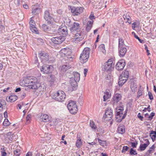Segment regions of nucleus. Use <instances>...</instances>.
Masks as SVG:
<instances>
[{"instance_id": "nucleus-1", "label": "nucleus", "mask_w": 156, "mask_h": 156, "mask_svg": "<svg viewBox=\"0 0 156 156\" xmlns=\"http://www.w3.org/2000/svg\"><path fill=\"white\" fill-rule=\"evenodd\" d=\"M24 83L25 86L30 89H36L40 86L37 78L34 76L26 77L24 79Z\"/></svg>"}, {"instance_id": "nucleus-2", "label": "nucleus", "mask_w": 156, "mask_h": 156, "mask_svg": "<svg viewBox=\"0 0 156 156\" xmlns=\"http://www.w3.org/2000/svg\"><path fill=\"white\" fill-rule=\"evenodd\" d=\"M116 120L117 122H120L126 115V113L123 114L124 108L122 102H119L116 108Z\"/></svg>"}, {"instance_id": "nucleus-3", "label": "nucleus", "mask_w": 156, "mask_h": 156, "mask_svg": "<svg viewBox=\"0 0 156 156\" xmlns=\"http://www.w3.org/2000/svg\"><path fill=\"white\" fill-rule=\"evenodd\" d=\"M61 57L63 58L66 60L72 61L73 57L71 55V50L69 48H65L61 49L59 52Z\"/></svg>"}, {"instance_id": "nucleus-4", "label": "nucleus", "mask_w": 156, "mask_h": 156, "mask_svg": "<svg viewBox=\"0 0 156 156\" xmlns=\"http://www.w3.org/2000/svg\"><path fill=\"white\" fill-rule=\"evenodd\" d=\"M66 96L65 92L62 90H58L55 92L51 95L53 99L59 102L64 101L66 98Z\"/></svg>"}, {"instance_id": "nucleus-5", "label": "nucleus", "mask_w": 156, "mask_h": 156, "mask_svg": "<svg viewBox=\"0 0 156 156\" xmlns=\"http://www.w3.org/2000/svg\"><path fill=\"white\" fill-rule=\"evenodd\" d=\"M90 49L88 47L85 48L80 54V59L82 63L87 62L89 57Z\"/></svg>"}, {"instance_id": "nucleus-6", "label": "nucleus", "mask_w": 156, "mask_h": 156, "mask_svg": "<svg viewBox=\"0 0 156 156\" xmlns=\"http://www.w3.org/2000/svg\"><path fill=\"white\" fill-rule=\"evenodd\" d=\"M68 108L72 114H76L78 111V107L76 102L72 100H70L67 105Z\"/></svg>"}, {"instance_id": "nucleus-7", "label": "nucleus", "mask_w": 156, "mask_h": 156, "mask_svg": "<svg viewBox=\"0 0 156 156\" xmlns=\"http://www.w3.org/2000/svg\"><path fill=\"white\" fill-rule=\"evenodd\" d=\"M71 12L74 16H78L83 12L84 8L81 7L70 6Z\"/></svg>"}, {"instance_id": "nucleus-8", "label": "nucleus", "mask_w": 156, "mask_h": 156, "mask_svg": "<svg viewBox=\"0 0 156 156\" xmlns=\"http://www.w3.org/2000/svg\"><path fill=\"white\" fill-rule=\"evenodd\" d=\"M113 59L112 58L109 59L103 66L102 69L103 71H110L112 68V64L113 62Z\"/></svg>"}, {"instance_id": "nucleus-9", "label": "nucleus", "mask_w": 156, "mask_h": 156, "mask_svg": "<svg viewBox=\"0 0 156 156\" xmlns=\"http://www.w3.org/2000/svg\"><path fill=\"white\" fill-rule=\"evenodd\" d=\"M69 30L71 33H74L75 32H78V31L80 29V24L77 22H74L70 26H69Z\"/></svg>"}, {"instance_id": "nucleus-10", "label": "nucleus", "mask_w": 156, "mask_h": 156, "mask_svg": "<svg viewBox=\"0 0 156 156\" xmlns=\"http://www.w3.org/2000/svg\"><path fill=\"white\" fill-rule=\"evenodd\" d=\"M84 38L83 34L80 32H76L74 37L72 41L75 43H78Z\"/></svg>"}, {"instance_id": "nucleus-11", "label": "nucleus", "mask_w": 156, "mask_h": 156, "mask_svg": "<svg viewBox=\"0 0 156 156\" xmlns=\"http://www.w3.org/2000/svg\"><path fill=\"white\" fill-rule=\"evenodd\" d=\"M53 66L51 65H43L40 69L41 72L44 73H50L53 70Z\"/></svg>"}, {"instance_id": "nucleus-12", "label": "nucleus", "mask_w": 156, "mask_h": 156, "mask_svg": "<svg viewBox=\"0 0 156 156\" xmlns=\"http://www.w3.org/2000/svg\"><path fill=\"white\" fill-rule=\"evenodd\" d=\"M122 96L119 93L115 94L113 96L112 99V101L114 105L117 106L119 103L118 102H119L122 99Z\"/></svg>"}, {"instance_id": "nucleus-13", "label": "nucleus", "mask_w": 156, "mask_h": 156, "mask_svg": "<svg viewBox=\"0 0 156 156\" xmlns=\"http://www.w3.org/2000/svg\"><path fill=\"white\" fill-rule=\"evenodd\" d=\"M34 18V17H32L30 18L29 22L30 29L32 32L36 34H38V30L36 27L35 21L33 20Z\"/></svg>"}, {"instance_id": "nucleus-14", "label": "nucleus", "mask_w": 156, "mask_h": 156, "mask_svg": "<svg viewBox=\"0 0 156 156\" xmlns=\"http://www.w3.org/2000/svg\"><path fill=\"white\" fill-rule=\"evenodd\" d=\"M38 54L39 57L42 62L44 63L49 60V56L48 53L43 51L40 53Z\"/></svg>"}, {"instance_id": "nucleus-15", "label": "nucleus", "mask_w": 156, "mask_h": 156, "mask_svg": "<svg viewBox=\"0 0 156 156\" xmlns=\"http://www.w3.org/2000/svg\"><path fill=\"white\" fill-rule=\"evenodd\" d=\"M44 18L46 21H47L48 24L53 25L52 20L53 18L50 16V12L46 10L45 11Z\"/></svg>"}, {"instance_id": "nucleus-16", "label": "nucleus", "mask_w": 156, "mask_h": 156, "mask_svg": "<svg viewBox=\"0 0 156 156\" xmlns=\"http://www.w3.org/2000/svg\"><path fill=\"white\" fill-rule=\"evenodd\" d=\"M64 37L60 36L59 37H53L51 39V40L53 43L56 44L61 43L64 41Z\"/></svg>"}, {"instance_id": "nucleus-17", "label": "nucleus", "mask_w": 156, "mask_h": 156, "mask_svg": "<svg viewBox=\"0 0 156 156\" xmlns=\"http://www.w3.org/2000/svg\"><path fill=\"white\" fill-rule=\"evenodd\" d=\"M58 30L59 33L63 37L66 36L68 34L67 27L65 25L60 26Z\"/></svg>"}, {"instance_id": "nucleus-18", "label": "nucleus", "mask_w": 156, "mask_h": 156, "mask_svg": "<svg viewBox=\"0 0 156 156\" xmlns=\"http://www.w3.org/2000/svg\"><path fill=\"white\" fill-rule=\"evenodd\" d=\"M125 66V63L124 61L122 59L120 60L116 64V69L118 70H122Z\"/></svg>"}, {"instance_id": "nucleus-19", "label": "nucleus", "mask_w": 156, "mask_h": 156, "mask_svg": "<svg viewBox=\"0 0 156 156\" xmlns=\"http://www.w3.org/2000/svg\"><path fill=\"white\" fill-rule=\"evenodd\" d=\"M77 81L73 80V78H71L70 81V84L72 87V89H69V91H72L76 89L77 86Z\"/></svg>"}, {"instance_id": "nucleus-20", "label": "nucleus", "mask_w": 156, "mask_h": 156, "mask_svg": "<svg viewBox=\"0 0 156 156\" xmlns=\"http://www.w3.org/2000/svg\"><path fill=\"white\" fill-rule=\"evenodd\" d=\"M104 95L103 96V101H105L108 99L110 98L111 96V94L109 90H106L104 92Z\"/></svg>"}, {"instance_id": "nucleus-21", "label": "nucleus", "mask_w": 156, "mask_h": 156, "mask_svg": "<svg viewBox=\"0 0 156 156\" xmlns=\"http://www.w3.org/2000/svg\"><path fill=\"white\" fill-rule=\"evenodd\" d=\"M17 99V97L14 94H11L10 96L6 98V100L8 102H13Z\"/></svg>"}, {"instance_id": "nucleus-22", "label": "nucleus", "mask_w": 156, "mask_h": 156, "mask_svg": "<svg viewBox=\"0 0 156 156\" xmlns=\"http://www.w3.org/2000/svg\"><path fill=\"white\" fill-rule=\"evenodd\" d=\"M119 56L120 57H123L126 52L127 49L125 47L119 48Z\"/></svg>"}, {"instance_id": "nucleus-23", "label": "nucleus", "mask_w": 156, "mask_h": 156, "mask_svg": "<svg viewBox=\"0 0 156 156\" xmlns=\"http://www.w3.org/2000/svg\"><path fill=\"white\" fill-rule=\"evenodd\" d=\"M146 142L144 144H141L140 146V148L141 151H144L150 144L149 140L147 139L144 140Z\"/></svg>"}, {"instance_id": "nucleus-24", "label": "nucleus", "mask_w": 156, "mask_h": 156, "mask_svg": "<svg viewBox=\"0 0 156 156\" xmlns=\"http://www.w3.org/2000/svg\"><path fill=\"white\" fill-rule=\"evenodd\" d=\"M128 78L125 76H122L121 75L119 77V84L120 86H122L126 81Z\"/></svg>"}, {"instance_id": "nucleus-25", "label": "nucleus", "mask_w": 156, "mask_h": 156, "mask_svg": "<svg viewBox=\"0 0 156 156\" xmlns=\"http://www.w3.org/2000/svg\"><path fill=\"white\" fill-rule=\"evenodd\" d=\"M40 118L41 121L44 122H47L49 121V116L46 114H42Z\"/></svg>"}, {"instance_id": "nucleus-26", "label": "nucleus", "mask_w": 156, "mask_h": 156, "mask_svg": "<svg viewBox=\"0 0 156 156\" xmlns=\"http://www.w3.org/2000/svg\"><path fill=\"white\" fill-rule=\"evenodd\" d=\"M6 136V140H8V142H10L13 140L14 135L12 134V133H8L7 134Z\"/></svg>"}, {"instance_id": "nucleus-27", "label": "nucleus", "mask_w": 156, "mask_h": 156, "mask_svg": "<svg viewBox=\"0 0 156 156\" xmlns=\"http://www.w3.org/2000/svg\"><path fill=\"white\" fill-rule=\"evenodd\" d=\"M55 81V75H51L50 78L49 79V83L50 86H52L53 84Z\"/></svg>"}, {"instance_id": "nucleus-28", "label": "nucleus", "mask_w": 156, "mask_h": 156, "mask_svg": "<svg viewBox=\"0 0 156 156\" xmlns=\"http://www.w3.org/2000/svg\"><path fill=\"white\" fill-rule=\"evenodd\" d=\"M73 75L74 76L73 80L79 82L80 79V74L77 72H73Z\"/></svg>"}, {"instance_id": "nucleus-29", "label": "nucleus", "mask_w": 156, "mask_h": 156, "mask_svg": "<svg viewBox=\"0 0 156 156\" xmlns=\"http://www.w3.org/2000/svg\"><path fill=\"white\" fill-rule=\"evenodd\" d=\"M93 21H89L87 24L86 30L87 31H89L91 29L93 24Z\"/></svg>"}, {"instance_id": "nucleus-30", "label": "nucleus", "mask_w": 156, "mask_h": 156, "mask_svg": "<svg viewBox=\"0 0 156 156\" xmlns=\"http://www.w3.org/2000/svg\"><path fill=\"white\" fill-rule=\"evenodd\" d=\"M131 82L130 88L132 91L133 92L136 90L137 85L134 81H132Z\"/></svg>"}, {"instance_id": "nucleus-31", "label": "nucleus", "mask_w": 156, "mask_h": 156, "mask_svg": "<svg viewBox=\"0 0 156 156\" xmlns=\"http://www.w3.org/2000/svg\"><path fill=\"white\" fill-rule=\"evenodd\" d=\"M71 67V66L69 65H63L61 67V70L63 72H65Z\"/></svg>"}, {"instance_id": "nucleus-32", "label": "nucleus", "mask_w": 156, "mask_h": 156, "mask_svg": "<svg viewBox=\"0 0 156 156\" xmlns=\"http://www.w3.org/2000/svg\"><path fill=\"white\" fill-rule=\"evenodd\" d=\"M125 47V44L124 41L121 38H119V46L118 48H122Z\"/></svg>"}, {"instance_id": "nucleus-33", "label": "nucleus", "mask_w": 156, "mask_h": 156, "mask_svg": "<svg viewBox=\"0 0 156 156\" xmlns=\"http://www.w3.org/2000/svg\"><path fill=\"white\" fill-rule=\"evenodd\" d=\"M112 116L113 111L111 108H107L105 112V115Z\"/></svg>"}, {"instance_id": "nucleus-34", "label": "nucleus", "mask_w": 156, "mask_h": 156, "mask_svg": "<svg viewBox=\"0 0 156 156\" xmlns=\"http://www.w3.org/2000/svg\"><path fill=\"white\" fill-rule=\"evenodd\" d=\"M119 133L120 134H123L125 132V127L124 126H121L118 129Z\"/></svg>"}, {"instance_id": "nucleus-35", "label": "nucleus", "mask_w": 156, "mask_h": 156, "mask_svg": "<svg viewBox=\"0 0 156 156\" xmlns=\"http://www.w3.org/2000/svg\"><path fill=\"white\" fill-rule=\"evenodd\" d=\"M123 17L124 20L126 21V22H128L129 24L131 23V17L127 15H123Z\"/></svg>"}, {"instance_id": "nucleus-36", "label": "nucleus", "mask_w": 156, "mask_h": 156, "mask_svg": "<svg viewBox=\"0 0 156 156\" xmlns=\"http://www.w3.org/2000/svg\"><path fill=\"white\" fill-rule=\"evenodd\" d=\"M48 24V25H46L45 24H44L42 25V28L43 29V30L44 31H48L49 30V29L51 27V25H52L50 24Z\"/></svg>"}, {"instance_id": "nucleus-37", "label": "nucleus", "mask_w": 156, "mask_h": 156, "mask_svg": "<svg viewBox=\"0 0 156 156\" xmlns=\"http://www.w3.org/2000/svg\"><path fill=\"white\" fill-rule=\"evenodd\" d=\"M150 136L151 137L152 141H154L156 138V133L154 131H151L150 134Z\"/></svg>"}, {"instance_id": "nucleus-38", "label": "nucleus", "mask_w": 156, "mask_h": 156, "mask_svg": "<svg viewBox=\"0 0 156 156\" xmlns=\"http://www.w3.org/2000/svg\"><path fill=\"white\" fill-rule=\"evenodd\" d=\"M121 75L122 76H125V77L128 78L129 76V72L127 70H125L123 71L121 74Z\"/></svg>"}, {"instance_id": "nucleus-39", "label": "nucleus", "mask_w": 156, "mask_h": 156, "mask_svg": "<svg viewBox=\"0 0 156 156\" xmlns=\"http://www.w3.org/2000/svg\"><path fill=\"white\" fill-rule=\"evenodd\" d=\"M99 48L100 51H101L103 53L105 52L106 51L105 49V46L104 44H101L99 47Z\"/></svg>"}, {"instance_id": "nucleus-40", "label": "nucleus", "mask_w": 156, "mask_h": 156, "mask_svg": "<svg viewBox=\"0 0 156 156\" xmlns=\"http://www.w3.org/2000/svg\"><path fill=\"white\" fill-rule=\"evenodd\" d=\"M76 144L77 147H80L82 145V142L80 138L79 137L78 138L76 142Z\"/></svg>"}, {"instance_id": "nucleus-41", "label": "nucleus", "mask_w": 156, "mask_h": 156, "mask_svg": "<svg viewBox=\"0 0 156 156\" xmlns=\"http://www.w3.org/2000/svg\"><path fill=\"white\" fill-rule=\"evenodd\" d=\"M90 125L91 128L93 129H96L97 127L95 125L94 122L92 121H90Z\"/></svg>"}, {"instance_id": "nucleus-42", "label": "nucleus", "mask_w": 156, "mask_h": 156, "mask_svg": "<svg viewBox=\"0 0 156 156\" xmlns=\"http://www.w3.org/2000/svg\"><path fill=\"white\" fill-rule=\"evenodd\" d=\"M14 156H20V150L17 149L14 151Z\"/></svg>"}, {"instance_id": "nucleus-43", "label": "nucleus", "mask_w": 156, "mask_h": 156, "mask_svg": "<svg viewBox=\"0 0 156 156\" xmlns=\"http://www.w3.org/2000/svg\"><path fill=\"white\" fill-rule=\"evenodd\" d=\"M10 124L9 120L7 119H5L3 122V125L5 126H8Z\"/></svg>"}, {"instance_id": "nucleus-44", "label": "nucleus", "mask_w": 156, "mask_h": 156, "mask_svg": "<svg viewBox=\"0 0 156 156\" xmlns=\"http://www.w3.org/2000/svg\"><path fill=\"white\" fill-rule=\"evenodd\" d=\"M98 139L99 143V144L101 145H102L103 146H105V145H106V142L105 141H102L99 138H98Z\"/></svg>"}, {"instance_id": "nucleus-45", "label": "nucleus", "mask_w": 156, "mask_h": 156, "mask_svg": "<svg viewBox=\"0 0 156 156\" xmlns=\"http://www.w3.org/2000/svg\"><path fill=\"white\" fill-rule=\"evenodd\" d=\"M112 116L108 115H105L104 116L103 118L106 120L109 121L111 120Z\"/></svg>"}, {"instance_id": "nucleus-46", "label": "nucleus", "mask_w": 156, "mask_h": 156, "mask_svg": "<svg viewBox=\"0 0 156 156\" xmlns=\"http://www.w3.org/2000/svg\"><path fill=\"white\" fill-rule=\"evenodd\" d=\"M130 154L134 155H136L137 154L136 151L135 150H134L132 148L130 149Z\"/></svg>"}, {"instance_id": "nucleus-47", "label": "nucleus", "mask_w": 156, "mask_h": 156, "mask_svg": "<svg viewBox=\"0 0 156 156\" xmlns=\"http://www.w3.org/2000/svg\"><path fill=\"white\" fill-rule=\"evenodd\" d=\"M5 103V102L4 101H0V111L2 110L3 105Z\"/></svg>"}, {"instance_id": "nucleus-48", "label": "nucleus", "mask_w": 156, "mask_h": 156, "mask_svg": "<svg viewBox=\"0 0 156 156\" xmlns=\"http://www.w3.org/2000/svg\"><path fill=\"white\" fill-rule=\"evenodd\" d=\"M106 79L108 80H110L111 81L113 80L112 77L110 74H108L107 75Z\"/></svg>"}, {"instance_id": "nucleus-49", "label": "nucleus", "mask_w": 156, "mask_h": 156, "mask_svg": "<svg viewBox=\"0 0 156 156\" xmlns=\"http://www.w3.org/2000/svg\"><path fill=\"white\" fill-rule=\"evenodd\" d=\"M40 11V10L39 9L37 8H36L34 9H32V12L33 13L35 14L36 13H37L39 11Z\"/></svg>"}, {"instance_id": "nucleus-50", "label": "nucleus", "mask_w": 156, "mask_h": 156, "mask_svg": "<svg viewBox=\"0 0 156 156\" xmlns=\"http://www.w3.org/2000/svg\"><path fill=\"white\" fill-rule=\"evenodd\" d=\"M155 115V113L154 112H151L150 115L148 116L149 119L150 120H151L152 119L153 117Z\"/></svg>"}, {"instance_id": "nucleus-51", "label": "nucleus", "mask_w": 156, "mask_h": 156, "mask_svg": "<svg viewBox=\"0 0 156 156\" xmlns=\"http://www.w3.org/2000/svg\"><path fill=\"white\" fill-rule=\"evenodd\" d=\"M31 115L30 114H29L27 115L26 117V121L27 122L29 123L30 122V121L31 119Z\"/></svg>"}, {"instance_id": "nucleus-52", "label": "nucleus", "mask_w": 156, "mask_h": 156, "mask_svg": "<svg viewBox=\"0 0 156 156\" xmlns=\"http://www.w3.org/2000/svg\"><path fill=\"white\" fill-rule=\"evenodd\" d=\"M148 95L149 97V98L150 100H152L153 99V95L150 92H148Z\"/></svg>"}, {"instance_id": "nucleus-53", "label": "nucleus", "mask_w": 156, "mask_h": 156, "mask_svg": "<svg viewBox=\"0 0 156 156\" xmlns=\"http://www.w3.org/2000/svg\"><path fill=\"white\" fill-rule=\"evenodd\" d=\"M129 148V147L127 146H124L123 147L122 150V152H125L126 151H127L128 149Z\"/></svg>"}, {"instance_id": "nucleus-54", "label": "nucleus", "mask_w": 156, "mask_h": 156, "mask_svg": "<svg viewBox=\"0 0 156 156\" xmlns=\"http://www.w3.org/2000/svg\"><path fill=\"white\" fill-rule=\"evenodd\" d=\"M89 18L90 20H91L95 19L94 16V14L92 12H91L90 15L89 17Z\"/></svg>"}, {"instance_id": "nucleus-55", "label": "nucleus", "mask_w": 156, "mask_h": 156, "mask_svg": "<svg viewBox=\"0 0 156 156\" xmlns=\"http://www.w3.org/2000/svg\"><path fill=\"white\" fill-rule=\"evenodd\" d=\"M137 117L139 119H140L141 121L143 120L144 117L143 116H141L140 113H138L137 115Z\"/></svg>"}, {"instance_id": "nucleus-56", "label": "nucleus", "mask_w": 156, "mask_h": 156, "mask_svg": "<svg viewBox=\"0 0 156 156\" xmlns=\"http://www.w3.org/2000/svg\"><path fill=\"white\" fill-rule=\"evenodd\" d=\"M137 144V142H136V143L132 142L131 143L132 146L133 147H136Z\"/></svg>"}, {"instance_id": "nucleus-57", "label": "nucleus", "mask_w": 156, "mask_h": 156, "mask_svg": "<svg viewBox=\"0 0 156 156\" xmlns=\"http://www.w3.org/2000/svg\"><path fill=\"white\" fill-rule=\"evenodd\" d=\"M144 46L145 47V49L146 50V51L147 53V55H148L150 54V53L149 52V51L148 50V47L146 44H144Z\"/></svg>"}, {"instance_id": "nucleus-58", "label": "nucleus", "mask_w": 156, "mask_h": 156, "mask_svg": "<svg viewBox=\"0 0 156 156\" xmlns=\"http://www.w3.org/2000/svg\"><path fill=\"white\" fill-rule=\"evenodd\" d=\"M136 22H134L132 24V27L133 30H135V27H136Z\"/></svg>"}, {"instance_id": "nucleus-59", "label": "nucleus", "mask_w": 156, "mask_h": 156, "mask_svg": "<svg viewBox=\"0 0 156 156\" xmlns=\"http://www.w3.org/2000/svg\"><path fill=\"white\" fill-rule=\"evenodd\" d=\"M88 72V69H84V74L85 76H86L87 75V73Z\"/></svg>"}, {"instance_id": "nucleus-60", "label": "nucleus", "mask_w": 156, "mask_h": 156, "mask_svg": "<svg viewBox=\"0 0 156 156\" xmlns=\"http://www.w3.org/2000/svg\"><path fill=\"white\" fill-rule=\"evenodd\" d=\"M57 12L60 14H62V10L59 9L57 10Z\"/></svg>"}, {"instance_id": "nucleus-61", "label": "nucleus", "mask_w": 156, "mask_h": 156, "mask_svg": "<svg viewBox=\"0 0 156 156\" xmlns=\"http://www.w3.org/2000/svg\"><path fill=\"white\" fill-rule=\"evenodd\" d=\"M26 156H32L31 152H27L26 155Z\"/></svg>"}, {"instance_id": "nucleus-62", "label": "nucleus", "mask_w": 156, "mask_h": 156, "mask_svg": "<svg viewBox=\"0 0 156 156\" xmlns=\"http://www.w3.org/2000/svg\"><path fill=\"white\" fill-rule=\"evenodd\" d=\"M7 154L4 151L2 152V156H6Z\"/></svg>"}, {"instance_id": "nucleus-63", "label": "nucleus", "mask_w": 156, "mask_h": 156, "mask_svg": "<svg viewBox=\"0 0 156 156\" xmlns=\"http://www.w3.org/2000/svg\"><path fill=\"white\" fill-rule=\"evenodd\" d=\"M4 115L5 118H7L8 117L7 112H4Z\"/></svg>"}, {"instance_id": "nucleus-64", "label": "nucleus", "mask_w": 156, "mask_h": 156, "mask_svg": "<svg viewBox=\"0 0 156 156\" xmlns=\"http://www.w3.org/2000/svg\"><path fill=\"white\" fill-rule=\"evenodd\" d=\"M23 7L26 9H27L28 8L29 6L28 5L25 4L23 5Z\"/></svg>"}]
</instances>
